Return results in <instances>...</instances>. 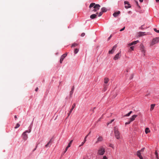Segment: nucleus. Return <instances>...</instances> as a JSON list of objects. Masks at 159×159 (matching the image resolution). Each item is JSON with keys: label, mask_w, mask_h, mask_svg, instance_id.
I'll return each instance as SVG.
<instances>
[{"label": "nucleus", "mask_w": 159, "mask_h": 159, "mask_svg": "<svg viewBox=\"0 0 159 159\" xmlns=\"http://www.w3.org/2000/svg\"><path fill=\"white\" fill-rule=\"evenodd\" d=\"M114 131L115 137L117 139H119L120 138V132L118 130V128L117 126H115L114 128Z\"/></svg>", "instance_id": "1"}, {"label": "nucleus", "mask_w": 159, "mask_h": 159, "mask_svg": "<svg viewBox=\"0 0 159 159\" xmlns=\"http://www.w3.org/2000/svg\"><path fill=\"white\" fill-rule=\"evenodd\" d=\"M159 42V37H157L154 38L150 43V46L152 47Z\"/></svg>", "instance_id": "2"}, {"label": "nucleus", "mask_w": 159, "mask_h": 159, "mask_svg": "<svg viewBox=\"0 0 159 159\" xmlns=\"http://www.w3.org/2000/svg\"><path fill=\"white\" fill-rule=\"evenodd\" d=\"M105 152V149L103 147H100L98 149V154L100 155H102Z\"/></svg>", "instance_id": "3"}, {"label": "nucleus", "mask_w": 159, "mask_h": 159, "mask_svg": "<svg viewBox=\"0 0 159 159\" xmlns=\"http://www.w3.org/2000/svg\"><path fill=\"white\" fill-rule=\"evenodd\" d=\"M140 50L143 54L144 56L145 55V47L143 44H141L140 46Z\"/></svg>", "instance_id": "4"}, {"label": "nucleus", "mask_w": 159, "mask_h": 159, "mask_svg": "<svg viewBox=\"0 0 159 159\" xmlns=\"http://www.w3.org/2000/svg\"><path fill=\"white\" fill-rule=\"evenodd\" d=\"M67 54L65 53L64 54H63L61 56V57L60 59V63H62V62L63 59L67 56Z\"/></svg>", "instance_id": "5"}, {"label": "nucleus", "mask_w": 159, "mask_h": 159, "mask_svg": "<svg viewBox=\"0 0 159 159\" xmlns=\"http://www.w3.org/2000/svg\"><path fill=\"white\" fill-rule=\"evenodd\" d=\"M117 47V45L116 44L112 48V49L109 51V54H112L116 50Z\"/></svg>", "instance_id": "6"}, {"label": "nucleus", "mask_w": 159, "mask_h": 159, "mask_svg": "<svg viewBox=\"0 0 159 159\" xmlns=\"http://www.w3.org/2000/svg\"><path fill=\"white\" fill-rule=\"evenodd\" d=\"M124 4L125 5V7L127 9L130 8L131 7L130 5L129 2L128 1H125L124 2Z\"/></svg>", "instance_id": "7"}, {"label": "nucleus", "mask_w": 159, "mask_h": 159, "mask_svg": "<svg viewBox=\"0 0 159 159\" xmlns=\"http://www.w3.org/2000/svg\"><path fill=\"white\" fill-rule=\"evenodd\" d=\"M76 104L75 103H74L72 106V107L70 109V111L69 112V113L68 114V116L67 117V118H68V117L70 115V113H71L72 110L74 109V108L75 107Z\"/></svg>", "instance_id": "8"}, {"label": "nucleus", "mask_w": 159, "mask_h": 159, "mask_svg": "<svg viewBox=\"0 0 159 159\" xmlns=\"http://www.w3.org/2000/svg\"><path fill=\"white\" fill-rule=\"evenodd\" d=\"M120 52L117 53L114 57V59L115 60H116L117 59H118L120 57Z\"/></svg>", "instance_id": "9"}, {"label": "nucleus", "mask_w": 159, "mask_h": 159, "mask_svg": "<svg viewBox=\"0 0 159 159\" xmlns=\"http://www.w3.org/2000/svg\"><path fill=\"white\" fill-rule=\"evenodd\" d=\"M120 13V11H118L117 12H114L113 14V16L115 17H117Z\"/></svg>", "instance_id": "10"}, {"label": "nucleus", "mask_w": 159, "mask_h": 159, "mask_svg": "<svg viewBox=\"0 0 159 159\" xmlns=\"http://www.w3.org/2000/svg\"><path fill=\"white\" fill-rule=\"evenodd\" d=\"M23 139L25 140H26L28 138V136L27 135L25 134V132H24L23 134Z\"/></svg>", "instance_id": "11"}, {"label": "nucleus", "mask_w": 159, "mask_h": 159, "mask_svg": "<svg viewBox=\"0 0 159 159\" xmlns=\"http://www.w3.org/2000/svg\"><path fill=\"white\" fill-rule=\"evenodd\" d=\"M137 156L140 159H143V157L141 155L140 151H137Z\"/></svg>", "instance_id": "12"}, {"label": "nucleus", "mask_w": 159, "mask_h": 159, "mask_svg": "<svg viewBox=\"0 0 159 159\" xmlns=\"http://www.w3.org/2000/svg\"><path fill=\"white\" fill-rule=\"evenodd\" d=\"M103 140V138L102 136L99 137L97 139V141L96 142V143H97L99 142H101Z\"/></svg>", "instance_id": "13"}, {"label": "nucleus", "mask_w": 159, "mask_h": 159, "mask_svg": "<svg viewBox=\"0 0 159 159\" xmlns=\"http://www.w3.org/2000/svg\"><path fill=\"white\" fill-rule=\"evenodd\" d=\"M137 116L136 115H133L131 118H130L129 120L130 121H132L134 120L135 118L137 117Z\"/></svg>", "instance_id": "14"}, {"label": "nucleus", "mask_w": 159, "mask_h": 159, "mask_svg": "<svg viewBox=\"0 0 159 159\" xmlns=\"http://www.w3.org/2000/svg\"><path fill=\"white\" fill-rule=\"evenodd\" d=\"M100 7V6L99 4H96L94 7L93 8H95L97 10H99V9Z\"/></svg>", "instance_id": "15"}, {"label": "nucleus", "mask_w": 159, "mask_h": 159, "mask_svg": "<svg viewBox=\"0 0 159 159\" xmlns=\"http://www.w3.org/2000/svg\"><path fill=\"white\" fill-rule=\"evenodd\" d=\"M97 14H93L91 15L90 16V18L91 19H94V18H96L97 17Z\"/></svg>", "instance_id": "16"}, {"label": "nucleus", "mask_w": 159, "mask_h": 159, "mask_svg": "<svg viewBox=\"0 0 159 159\" xmlns=\"http://www.w3.org/2000/svg\"><path fill=\"white\" fill-rule=\"evenodd\" d=\"M146 35V34H145V32H140L139 33V36H142Z\"/></svg>", "instance_id": "17"}, {"label": "nucleus", "mask_w": 159, "mask_h": 159, "mask_svg": "<svg viewBox=\"0 0 159 159\" xmlns=\"http://www.w3.org/2000/svg\"><path fill=\"white\" fill-rule=\"evenodd\" d=\"M108 86V85L107 84H104L103 85V91H105L107 89V87Z\"/></svg>", "instance_id": "18"}, {"label": "nucleus", "mask_w": 159, "mask_h": 159, "mask_svg": "<svg viewBox=\"0 0 159 159\" xmlns=\"http://www.w3.org/2000/svg\"><path fill=\"white\" fill-rule=\"evenodd\" d=\"M150 132V130L149 128H146L145 129V132L146 134H147L148 133H149Z\"/></svg>", "instance_id": "19"}, {"label": "nucleus", "mask_w": 159, "mask_h": 159, "mask_svg": "<svg viewBox=\"0 0 159 159\" xmlns=\"http://www.w3.org/2000/svg\"><path fill=\"white\" fill-rule=\"evenodd\" d=\"M109 79L107 78H105L104 80V84H107L109 81Z\"/></svg>", "instance_id": "20"}, {"label": "nucleus", "mask_w": 159, "mask_h": 159, "mask_svg": "<svg viewBox=\"0 0 159 159\" xmlns=\"http://www.w3.org/2000/svg\"><path fill=\"white\" fill-rule=\"evenodd\" d=\"M87 136H85V137L84 139V141L81 143V144L80 146V147L81 146H82L84 144V143L86 141V138H87Z\"/></svg>", "instance_id": "21"}, {"label": "nucleus", "mask_w": 159, "mask_h": 159, "mask_svg": "<svg viewBox=\"0 0 159 159\" xmlns=\"http://www.w3.org/2000/svg\"><path fill=\"white\" fill-rule=\"evenodd\" d=\"M155 106V104H151V108H150V111H152L154 108Z\"/></svg>", "instance_id": "22"}, {"label": "nucleus", "mask_w": 159, "mask_h": 159, "mask_svg": "<svg viewBox=\"0 0 159 159\" xmlns=\"http://www.w3.org/2000/svg\"><path fill=\"white\" fill-rule=\"evenodd\" d=\"M79 45V44L76 43H74L72 44L71 47H75L78 46Z\"/></svg>", "instance_id": "23"}, {"label": "nucleus", "mask_w": 159, "mask_h": 159, "mask_svg": "<svg viewBox=\"0 0 159 159\" xmlns=\"http://www.w3.org/2000/svg\"><path fill=\"white\" fill-rule=\"evenodd\" d=\"M155 155L156 158H157V159H159V158L158 156V154L157 151H156L155 152Z\"/></svg>", "instance_id": "24"}, {"label": "nucleus", "mask_w": 159, "mask_h": 159, "mask_svg": "<svg viewBox=\"0 0 159 159\" xmlns=\"http://www.w3.org/2000/svg\"><path fill=\"white\" fill-rule=\"evenodd\" d=\"M95 4L94 3H91L90 5H89V8H91V7H94V6L95 5Z\"/></svg>", "instance_id": "25"}, {"label": "nucleus", "mask_w": 159, "mask_h": 159, "mask_svg": "<svg viewBox=\"0 0 159 159\" xmlns=\"http://www.w3.org/2000/svg\"><path fill=\"white\" fill-rule=\"evenodd\" d=\"M102 11L103 12H106L107 11V10L106 8L105 7H102L101 9Z\"/></svg>", "instance_id": "26"}, {"label": "nucleus", "mask_w": 159, "mask_h": 159, "mask_svg": "<svg viewBox=\"0 0 159 159\" xmlns=\"http://www.w3.org/2000/svg\"><path fill=\"white\" fill-rule=\"evenodd\" d=\"M138 42H139V41L138 40L137 41H134L133 42H132V43L133 45H134V44H137Z\"/></svg>", "instance_id": "27"}, {"label": "nucleus", "mask_w": 159, "mask_h": 159, "mask_svg": "<svg viewBox=\"0 0 159 159\" xmlns=\"http://www.w3.org/2000/svg\"><path fill=\"white\" fill-rule=\"evenodd\" d=\"M79 49H77V48H75V50H74V52L75 53V54H76V53H77L78 51H79Z\"/></svg>", "instance_id": "28"}, {"label": "nucleus", "mask_w": 159, "mask_h": 159, "mask_svg": "<svg viewBox=\"0 0 159 159\" xmlns=\"http://www.w3.org/2000/svg\"><path fill=\"white\" fill-rule=\"evenodd\" d=\"M72 142V140H71V141H70V142L69 143L68 145L67 146L68 148H69L70 147L71 145V144Z\"/></svg>", "instance_id": "29"}, {"label": "nucleus", "mask_w": 159, "mask_h": 159, "mask_svg": "<svg viewBox=\"0 0 159 159\" xmlns=\"http://www.w3.org/2000/svg\"><path fill=\"white\" fill-rule=\"evenodd\" d=\"M20 126V125L18 123H17L16 124V126L15 127V129H16L19 127Z\"/></svg>", "instance_id": "30"}, {"label": "nucleus", "mask_w": 159, "mask_h": 159, "mask_svg": "<svg viewBox=\"0 0 159 159\" xmlns=\"http://www.w3.org/2000/svg\"><path fill=\"white\" fill-rule=\"evenodd\" d=\"M51 143V140L46 145H45V147H49V144L50 143Z\"/></svg>", "instance_id": "31"}, {"label": "nucleus", "mask_w": 159, "mask_h": 159, "mask_svg": "<svg viewBox=\"0 0 159 159\" xmlns=\"http://www.w3.org/2000/svg\"><path fill=\"white\" fill-rule=\"evenodd\" d=\"M154 30L156 32H157V33H159V30H158L156 28H154Z\"/></svg>", "instance_id": "32"}, {"label": "nucleus", "mask_w": 159, "mask_h": 159, "mask_svg": "<svg viewBox=\"0 0 159 159\" xmlns=\"http://www.w3.org/2000/svg\"><path fill=\"white\" fill-rule=\"evenodd\" d=\"M73 91H70V97H71V95L73 94Z\"/></svg>", "instance_id": "33"}, {"label": "nucleus", "mask_w": 159, "mask_h": 159, "mask_svg": "<svg viewBox=\"0 0 159 159\" xmlns=\"http://www.w3.org/2000/svg\"><path fill=\"white\" fill-rule=\"evenodd\" d=\"M103 12L102 11L101 12H100L98 15V16H101L103 14Z\"/></svg>", "instance_id": "34"}, {"label": "nucleus", "mask_w": 159, "mask_h": 159, "mask_svg": "<svg viewBox=\"0 0 159 159\" xmlns=\"http://www.w3.org/2000/svg\"><path fill=\"white\" fill-rule=\"evenodd\" d=\"M131 122V121H130V120H129L128 122H126L125 123V124L126 125L129 124H130Z\"/></svg>", "instance_id": "35"}, {"label": "nucleus", "mask_w": 159, "mask_h": 159, "mask_svg": "<svg viewBox=\"0 0 159 159\" xmlns=\"http://www.w3.org/2000/svg\"><path fill=\"white\" fill-rule=\"evenodd\" d=\"M31 132V129H30L29 130H26V131H25L24 132H25V134L27 132V133H30V132Z\"/></svg>", "instance_id": "36"}, {"label": "nucleus", "mask_w": 159, "mask_h": 159, "mask_svg": "<svg viewBox=\"0 0 159 159\" xmlns=\"http://www.w3.org/2000/svg\"><path fill=\"white\" fill-rule=\"evenodd\" d=\"M135 3H136V5L138 6V7H139V4H138V2L137 1H135Z\"/></svg>", "instance_id": "37"}, {"label": "nucleus", "mask_w": 159, "mask_h": 159, "mask_svg": "<svg viewBox=\"0 0 159 159\" xmlns=\"http://www.w3.org/2000/svg\"><path fill=\"white\" fill-rule=\"evenodd\" d=\"M85 35V34L84 33H82L81 34V36L82 37H84Z\"/></svg>", "instance_id": "38"}, {"label": "nucleus", "mask_w": 159, "mask_h": 159, "mask_svg": "<svg viewBox=\"0 0 159 159\" xmlns=\"http://www.w3.org/2000/svg\"><path fill=\"white\" fill-rule=\"evenodd\" d=\"M125 27H123L122 29H120V31H122L123 30H125Z\"/></svg>", "instance_id": "39"}, {"label": "nucleus", "mask_w": 159, "mask_h": 159, "mask_svg": "<svg viewBox=\"0 0 159 159\" xmlns=\"http://www.w3.org/2000/svg\"><path fill=\"white\" fill-rule=\"evenodd\" d=\"M102 159H107V158L106 156H104L103 157Z\"/></svg>", "instance_id": "40"}, {"label": "nucleus", "mask_w": 159, "mask_h": 159, "mask_svg": "<svg viewBox=\"0 0 159 159\" xmlns=\"http://www.w3.org/2000/svg\"><path fill=\"white\" fill-rule=\"evenodd\" d=\"M68 148H68L67 146L66 147V148L65 149V150L64 151V153H65V152H66V151H67V149H68Z\"/></svg>", "instance_id": "41"}, {"label": "nucleus", "mask_w": 159, "mask_h": 159, "mask_svg": "<svg viewBox=\"0 0 159 159\" xmlns=\"http://www.w3.org/2000/svg\"><path fill=\"white\" fill-rule=\"evenodd\" d=\"M130 49L132 50H134V46H131L130 47Z\"/></svg>", "instance_id": "42"}, {"label": "nucleus", "mask_w": 159, "mask_h": 159, "mask_svg": "<svg viewBox=\"0 0 159 159\" xmlns=\"http://www.w3.org/2000/svg\"><path fill=\"white\" fill-rule=\"evenodd\" d=\"M97 11V9H95V8H94V9L93 10V11L94 12Z\"/></svg>", "instance_id": "43"}, {"label": "nucleus", "mask_w": 159, "mask_h": 159, "mask_svg": "<svg viewBox=\"0 0 159 159\" xmlns=\"http://www.w3.org/2000/svg\"><path fill=\"white\" fill-rule=\"evenodd\" d=\"M114 120V119H112V120L109 122L110 124H111L112 122H113Z\"/></svg>", "instance_id": "44"}, {"label": "nucleus", "mask_w": 159, "mask_h": 159, "mask_svg": "<svg viewBox=\"0 0 159 159\" xmlns=\"http://www.w3.org/2000/svg\"><path fill=\"white\" fill-rule=\"evenodd\" d=\"M130 114H129V113H128V114H126V115H125V116H130Z\"/></svg>", "instance_id": "45"}, {"label": "nucleus", "mask_w": 159, "mask_h": 159, "mask_svg": "<svg viewBox=\"0 0 159 159\" xmlns=\"http://www.w3.org/2000/svg\"><path fill=\"white\" fill-rule=\"evenodd\" d=\"M128 46H131V45H133V44H132V43H129V44H128Z\"/></svg>", "instance_id": "46"}, {"label": "nucleus", "mask_w": 159, "mask_h": 159, "mask_svg": "<svg viewBox=\"0 0 159 159\" xmlns=\"http://www.w3.org/2000/svg\"><path fill=\"white\" fill-rule=\"evenodd\" d=\"M144 149V148H142L140 151V152H143V151Z\"/></svg>", "instance_id": "47"}, {"label": "nucleus", "mask_w": 159, "mask_h": 159, "mask_svg": "<svg viewBox=\"0 0 159 159\" xmlns=\"http://www.w3.org/2000/svg\"><path fill=\"white\" fill-rule=\"evenodd\" d=\"M111 35L108 38V40H110V39H111Z\"/></svg>", "instance_id": "48"}, {"label": "nucleus", "mask_w": 159, "mask_h": 159, "mask_svg": "<svg viewBox=\"0 0 159 159\" xmlns=\"http://www.w3.org/2000/svg\"><path fill=\"white\" fill-rule=\"evenodd\" d=\"M74 87L73 86V88H72V89H71V91H74Z\"/></svg>", "instance_id": "49"}, {"label": "nucleus", "mask_w": 159, "mask_h": 159, "mask_svg": "<svg viewBox=\"0 0 159 159\" xmlns=\"http://www.w3.org/2000/svg\"><path fill=\"white\" fill-rule=\"evenodd\" d=\"M38 90V88L37 87L36 88L35 90L36 91H37Z\"/></svg>", "instance_id": "50"}, {"label": "nucleus", "mask_w": 159, "mask_h": 159, "mask_svg": "<svg viewBox=\"0 0 159 159\" xmlns=\"http://www.w3.org/2000/svg\"><path fill=\"white\" fill-rule=\"evenodd\" d=\"M14 117H15V118L16 120V119L17 118V117L16 116V115H15L14 116Z\"/></svg>", "instance_id": "51"}, {"label": "nucleus", "mask_w": 159, "mask_h": 159, "mask_svg": "<svg viewBox=\"0 0 159 159\" xmlns=\"http://www.w3.org/2000/svg\"><path fill=\"white\" fill-rule=\"evenodd\" d=\"M139 1H140V2H143V0H139Z\"/></svg>", "instance_id": "52"}, {"label": "nucleus", "mask_w": 159, "mask_h": 159, "mask_svg": "<svg viewBox=\"0 0 159 159\" xmlns=\"http://www.w3.org/2000/svg\"><path fill=\"white\" fill-rule=\"evenodd\" d=\"M102 118V117H101L99 120H98V121H100V120H101V119Z\"/></svg>", "instance_id": "53"}, {"label": "nucleus", "mask_w": 159, "mask_h": 159, "mask_svg": "<svg viewBox=\"0 0 159 159\" xmlns=\"http://www.w3.org/2000/svg\"><path fill=\"white\" fill-rule=\"evenodd\" d=\"M102 118V117H101L99 120H98V121H100V120H101V119Z\"/></svg>", "instance_id": "54"}, {"label": "nucleus", "mask_w": 159, "mask_h": 159, "mask_svg": "<svg viewBox=\"0 0 159 159\" xmlns=\"http://www.w3.org/2000/svg\"><path fill=\"white\" fill-rule=\"evenodd\" d=\"M132 112V111H130L129 112V114L130 115V114H131Z\"/></svg>", "instance_id": "55"}, {"label": "nucleus", "mask_w": 159, "mask_h": 159, "mask_svg": "<svg viewBox=\"0 0 159 159\" xmlns=\"http://www.w3.org/2000/svg\"><path fill=\"white\" fill-rule=\"evenodd\" d=\"M132 112V111H130L129 112V114L130 115V114H131Z\"/></svg>", "instance_id": "56"}, {"label": "nucleus", "mask_w": 159, "mask_h": 159, "mask_svg": "<svg viewBox=\"0 0 159 159\" xmlns=\"http://www.w3.org/2000/svg\"><path fill=\"white\" fill-rule=\"evenodd\" d=\"M110 124L109 122H107V125L108 126V125L109 124Z\"/></svg>", "instance_id": "57"}, {"label": "nucleus", "mask_w": 159, "mask_h": 159, "mask_svg": "<svg viewBox=\"0 0 159 159\" xmlns=\"http://www.w3.org/2000/svg\"><path fill=\"white\" fill-rule=\"evenodd\" d=\"M156 1L157 2H159V0H156Z\"/></svg>", "instance_id": "58"}, {"label": "nucleus", "mask_w": 159, "mask_h": 159, "mask_svg": "<svg viewBox=\"0 0 159 159\" xmlns=\"http://www.w3.org/2000/svg\"><path fill=\"white\" fill-rule=\"evenodd\" d=\"M90 133H91V132H89V134L87 136H88L89 135V134Z\"/></svg>", "instance_id": "59"}, {"label": "nucleus", "mask_w": 159, "mask_h": 159, "mask_svg": "<svg viewBox=\"0 0 159 159\" xmlns=\"http://www.w3.org/2000/svg\"><path fill=\"white\" fill-rule=\"evenodd\" d=\"M94 110L93 109L92 110V111H93V112H94Z\"/></svg>", "instance_id": "60"}, {"label": "nucleus", "mask_w": 159, "mask_h": 159, "mask_svg": "<svg viewBox=\"0 0 159 159\" xmlns=\"http://www.w3.org/2000/svg\"><path fill=\"white\" fill-rule=\"evenodd\" d=\"M133 77V75H131V78H132Z\"/></svg>", "instance_id": "61"}, {"label": "nucleus", "mask_w": 159, "mask_h": 159, "mask_svg": "<svg viewBox=\"0 0 159 159\" xmlns=\"http://www.w3.org/2000/svg\"><path fill=\"white\" fill-rule=\"evenodd\" d=\"M96 108L95 107H94L93 109L94 110Z\"/></svg>", "instance_id": "62"}, {"label": "nucleus", "mask_w": 159, "mask_h": 159, "mask_svg": "<svg viewBox=\"0 0 159 159\" xmlns=\"http://www.w3.org/2000/svg\"><path fill=\"white\" fill-rule=\"evenodd\" d=\"M96 14H98V12H97V13H96Z\"/></svg>", "instance_id": "63"}, {"label": "nucleus", "mask_w": 159, "mask_h": 159, "mask_svg": "<svg viewBox=\"0 0 159 159\" xmlns=\"http://www.w3.org/2000/svg\"><path fill=\"white\" fill-rule=\"evenodd\" d=\"M36 149V148L34 149V150H35Z\"/></svg>", "instance_id": "64"}]
</instances>
